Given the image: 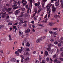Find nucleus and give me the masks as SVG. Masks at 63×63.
Segmentation results:
<instances>
[{
    "label": "nucleus",
    "mask_w": 63,
    "mask_h": 63,
    "mask_svg": "<svg viewBox=\"0 0 63 63\" xmlns=\"http://www.w3.org/2000/svg\"><path fill=\"white\" fill-rule=\"evenodd\" d=\"M27 22L26 21H25L23 22V25L22 26L23 27H26L27 26Z\"/></svg>",
    "instance_id": "1"
},
{
    "label": "nucleus",
    "mask_w": 63,
    "mask_h": 63,
    "mask_svg": "<svg viewBox=\"0 0 63 63\" xmlns=\"http://www.w3.org/2000/svg\"><path fill=\"white\" fill-rule=\"evenodd\" d=\"M6 12H5L3 13L2 15V18H4L6 17Z\"/></svg>",
    "instance_id": "2"
},
{
    "label": "nucleus",
    "mask_w": 63,
    "mask_h": 63,
    "mask_svg": "<svg viewBox=\"0 0 63 63\" xmlns=\"http://www.w3.org/2000/svg\"><path fill=\"white\" fill-rule=\"evenodd\" d=\"M20 13V11H19V10H17L15 12V14L16 15H18V13Z\"/></svg>",
    "instance_id": "3"
},
{
    "label": "nucleus",
    "mask_w": 63,
    "mask_h": 63,
    "mask_svg": "<svg viewBox=\"0 0 63 63\" xmlns=\"http://www.w3.org/2000/svg\"><path fill=\"white\" fill-rule=\"evenodd\" d=\"M30 29L28 28L26 30H25V33H26L27 34H28L29 32H30Z\"/></svg>",
    "instance_id": "4"
},
{
    "label": "nucleus",
    "mask_w": 63,
    "mask_h": 63,
    "mask_svg": "<svg viewBox=\"0 0 63 63\" xmlns=\"http://www.w3.org/2000/svg\"><path fill=\"white\" fill-rule=\"evenodd\" d=\"M19 36H22L23 35V32H21V31L19 30Z\"/></svg>",
    "instance_id": "5"
},
{
    "label": "nucleus",
    "mask_w": 63,
    "mask_h": 63,
    "mask_svg": "<svg viewBox=\"0 0 63 63\" xmlns=\"http://www.w3.org/2000/svg\"><path fill=\"white\" fill-rule=\"evenodd\" d=\"M11 61L13 62H14L16 61V60L14 58H12L11 59Z\"/></svg>",
    "instance_id": "6"
},
{
    "label": "nucleus",
    "mask_w": 63,
    "mask_h": 63,
    "mask_svg": "<svg viewBox=\"0 0 63 63\" xmlns=\"http://www.w3.org/2000/svg\"><path fill=\"white\" fill-rule=\"evenodd\" d=\"M23 13L24 12H22L21 14V15L19 16L20 17H23L24 16V15H23Z\"/></svg>",
    "instance_id": "7"
},
{
    "label": "nucleus",
    "mask_w": 63,
    "mask_h": 63,
    "mask_svg": "<svg viewBox=\"0 0 63 63\" xmlns=\"http://www.w3.org/2000/svg\"><path fill=\"white\" fill-rule=\"evenodd\" d=\"M7 9V8L6 7H4L2 9V12H5L6 11V10Z\"/></svg>",
    "instance_id": "8"
},
{
    "label": "nucleus",
    "mask_w": 63,
    "mask_h": 63,
    "mask_svg": "<svg viewBox=\"0 0 63 63\" xmlns=\"http://www.w3.org/2000/svg\"><path fill=\"white\" fill-rule=\"evenodd\" d=\"M12 8H9L7 9L6 11L7 12H10V11H11V10H12Z\"/></svg>",
    "instance_id": "9"
},
{
    "label": "nucleus",
    "mask_w": 63,
    "mask_h": 63,
    "mask_svg": "<svg viewBox=\"0 0 63 63\" xmlns=\"http://www.w3.org/2000/svg\"><path fill=\"white\" fill-rule=\"evenodd\" d=\"M21 57H22V59L21 60V62L22 63L23 62V59H24V56H23V55H21Z\"/></svg>",
    "instance_id": "10"
},
{
    "label": "nucleus",
    "mask_w": 63,
    "mask_h": 63,
    "mask_svg": "<svg viewBox=\"0 0 63 63\" xmlns=\"http://www.w3.org/2000/svg\"><path fill=\"white\" fill-rule=\"evenodd\" d=\"M23 42L24 43H26V42H27V39L26 38H25Z\"/></svg>",
    "instance_id": "11"
},
{
    "label": "nucleus",
    "mask_w": 63,
    "mask_h": 63,
    "mask_svg": "<svg viewBox=\"0 0 63 63\" xmlns=\"http://www.w3.org/2000/svg\"><path fill=\"white\" fill-rule=\"evenodd\" d=\"M48 54V52L47 51H45V54L46 56H47Z\"/></svg>",
    "instance_id": "12"
},
{
    "label": "nucleus",
    "mask_w": 63,
    "mask_h": 63,
    "mask_svg": "<svg viewBox=\"0 0 63 63\" xmlns=\"http://www.w3.org/2000/svg\"><path fill=\"white\" fill-rule=\"evenodd\" d=\"M15 54H16V55L18 56V55H19V53H18V52L17 51H15Z\"/></svg>",
    "instance_id": "13"
},
{
    "label": "nucleus",
    "mask_w": 63,
    "mask_h": 63,
    "mask_svg": "<svg viewBox=\"0 0 63 63\" xmlns=\"http://www.w3.org/2000/svg\"><path fill=\"white\" fill-rule=\"evenodd\" d=\"M5 27V26L4 25H1L0 26V29H2V28H3L4 27Z\"/></svg>",
    "instance_id": "14"
},
{
    "label": "nucleus",
    "mask_w": 63,
    "mask_h": 63,
    "mask_svg": "<svg viewBox=\"0 0 63 63\" xmlns=\"http://www.w3.org/2000/svg\"><path fill=\"white\" fill-rule=\"evenodd\" d=\"M53 24H54L53 23H49V25L50 26H52V25H53Z\"/></svg>",
    "instance_id": "15"
},
{
    "label": "nucleus",
    "mask_w": 63,
    "mask_h": 63,
    "mask_svg": "<svg viewBox=\"0 0 63 63\" xmlns=\"http://www.w3.org/2000/svg\"><path fill=\"white\" fill-rule=\"evenodd\" d=\"M25 50L27 51H29V49L27 48H25Z\"/></svg>",
    "instance_id": "16"
},
{
    "label": "nucleus",
    "mask_w": 63,
    "mask_h": 63,
    "mask_svg": "<svg viewBox=\"0 0 63 63\" xmlns=\"http://www.w3.org/2000/svg\"><path fill=\"white\" fill-rule=\"evenodd\" d=\"M20 1H18L17 2V5L19 6H20Z\"/></svg>",
    "instance_id": "17"
},
{
    "label": "nucleus",
    "mask_w": 63,
    "mask_h": 63,
    "mask_svg": "<svg viewBox=\"0 0 63 63\" xmlns=\"http://www.w3.org/2000/svg\"><path fill=\"white\" fill-rule=\"evenodd\" d=\"M50 40L51 42H53L54 41V39L53 38H51L50 39Z\"/></svg>",
    "instance_id": "18"
},
{
    "label": "nucleus",
    "mask_w": 63,
    "mask_h": 63,
    "mask_svg": "<svg viewBox=\"0 0 63 63\" xmlns=\"http://www.w3.org/2000/svg\"><path fill=\"white\" fill-rule=\"evenodd\" d=\"M23 21H22L19 23V25H21L22 24H23L24 23H23Z\"/></svg>",
    "instance_id": "19"
},
{
    "label": "nucleus",
    "mask_w": 63,
    "mask_h": 63,
    "mask_svg": "<svg viewBox=\"0 0 63 63\" xmlns=\"http://www.w3.org/2000/svg\"><path fill=\"white\" fill-rule=\"evenodd\" d=\"M48 46L49 47H51L53 46V45L51 44H49L48 45Z\"/></svg>",
    "instance_id": "20"
},
{
    "label": "nucleus",
    "mask_w": 63,
    "mask_h": 63,
    "mask_svg": "<svg viewBox=\"0 0 63 63\" xmlns=\"http://www.w3.org/2000/svg\"><path fill=\"white\" fill-rule=\"evenodd\" d=\"M29 54V53L28 52H24V54L25 55H28Z\"/></svg>",
    "instance_id": "21"
},
{
    "label": "nucleus",
    "mask_w": 63,
    "mask_h": 63,
    "mask_svg": "<svg viewBox=\"0 0 63 63\" xmlns=\"http://www.w3.org/2000/svg\"><path fill=\"white\" fill-rule=\"evenodd\" d=\"M56 10V9L55 8H53V9H52L53 13H54V12H55Z\"/></svg>",
    "instance_id": "22"
},
{
    "label": "nucleus",
    "mask_w": 63,
    "mask_h": 63,
    "mask_svg": "<svg viewBox=\"0 0 63 63\" xmlns=\"http://www.w3.org/2000/svg\"><path fill=\"white\" fill-rule=\"evenodd\" d=\"M30 45V44H29V43L28 42L27 43L26 46H28V47H29V46Z\"/></svg>",
    "instance_id": "23"
},
{
    "label": "nucleus",
    "mask_w": 63,
    "mask_h": 63,
    "mask_svg": "<svg viewBox=\"0 0 63 63\" xmlns=\"http://www.w3.org/2000/svg\"><path fill=\"white\" fill-rule=\"evenodd\" d=\"M40 41V39H37L36 40V43H38V42H39Z\"/></svg>",
    "instance_id": "24"
},
{
    "label": "nucleus",
    "mask_w": 63,
    "mask_h": 63,
    "mask_svg": "<svg viewBox=\"0 0 63 63\" xmlns=\"http://www.w3.org/2000/svg\"><path fill=\"white\" fill-rule=\"evenodd\" d=\"M46 61H49V58H48V57H47L46 58Z\"/></svg>",
    "instance_id": "25"
},
{
    "label": "nucleus",
    "mask_w": 63,
    "mask_h": 63,
    "mask_svg": "<svg viewBox=\"0 0 63 63\" xmlns=\"http://www.w3.org/2000/svg\"><path fill=\"white\" fill-rule=\"evenodd\" d=\"M9 40H10V41L12 40V38H11V36L10 35H9Z\"/></svg>",
    "instance_id": "26"
},
{
    "label": "nucleus",
    "mask_w": 63,
    "mask_h": 63,
    "mask_svg": "<svg viewBox=\"0 0 63 63\" xmlns=\"http://www.w3.org/2000/svg\"><path fill=\"white\" fill-rule=\"evenodd\" d=\"M55 6H58L59 5V4H58V2H56L55 3Z\"/></svg>",
    "instance_id": "27"
},
{
    "label": "nucleus",
    "mask_w": 63,
    "mask_h": 63,
    "mask_svg": "<svg viewBox=\"0 0 63 63\" xmlns=\"http://www.w3.org/2000/svg\"><path fill=\"white\" fill-rule=\"evenodd\" d=\"M18 51L20 53H21V51H22V50L20 49H19L18 50Z\"/></svg>",
    "instance_id": "28"
},
{
    "label": "nucleus",
    "mask_w": 63,
    "mask_h": 63,
    "mask_svg": "<svg viewBox=\"0 0 63 63\" xmlns=\"http://www.w3.org/2000/svg\"><path fill=\"white\" fill-rule=\"evenodd\" d=\"M49 33H50V34H51V35H52V34H53V32H52L51 31H49Z\"/></svg>",
    "instance_id": "29"
},
{
    "label": "nucleus",
    "mask_w": 63,
    "mask_h": 63,
    "mask_svg": "<svg viewBox=\"0 0 63 63\" xmlns=\"http://www.w3.org/2000/svg\"><path fill=\"white\" fill-rule=\"evenodd\" d=\"M58 41L60 43H62V44L63 43V41L61 40H58Z\"/></svg>",
    "instance_id": "30"
},
{
    "label": "nucleus",
    "mask_w": 63,
    "mask_h": 63,
    "mask_svg": "<svg viewBox=\"0 0 63 63\" xmlns=\"http://www.w3.org/2000/svg\"><path fill=\"white\" fill-rule=\"evenodd\" d=\"M42 56H41L40 55H39V59L40 60H41V59H42Z\"/></svg>",
    "instance_id": "31"
},
{
    "label": "nucleus",
    "mask_w": 63,
    "mask_h": 63,
    "mask_svg": "<svg viewBox=\"0 0 63 63\" xmlns=\"http://www.w3.org/2000/svg\"><path fill=\"white\" fill-rule=\"evenodd\" d=\"M56 57V54H55L53 56V58H55V57Z\"/></svg>",
    "instance_id": "32"
},
{
    "label": "nucleus",
    "mask_w": 63,
    "mask_h": 63,
    "mask_svg": "<svg viewBox=\"0 0 63 63\" xmlns=\"http://www.w3.org/2000/svg\"><path fill=\"white\" fill-rule=\"evenodd\" d=\"M41 11V9H39L37 13L39 14V13Z\"/></svg>",
    "instance_id": "33"
},
{
    "label": "nucleus",
    "mask_w": 63,
    "mask_h": 63,
    "mask_svg": "<svg viewBox=\"0 0 63 63\" xmlns=\"http://www.w3.org/2000/svg\"><path fill=\"white\" fill-rule=\"evenodd\" d=\"M44 6H45V4H44V3H43L42 4V8H45V7H44Z\"/></svg>",
    "instance_id": "34"
},
{
    "label": "nucleus",
    "mask_w": 63,
    "mask_h": 63,
    "mask_svg": "<svg viewBox=\"0 0 63 63\" xmlns=\"http://www.w3.org/2000/svg\"><path fill=\"white\" fill-rule=\"evenodd\" d=\"M35 63H39V62L37 60H36L35 61Z\"/></svg>",
    "instance_id": "35"
},
{
    "label": "nucleus",
    "mask_w": 63,
    "mask_h": 63,
    "mask_svg": "<svg viewBox=\"0 0 63 63\" xmlns=\"http://www.w3.org/2000/svg\"><path fill=\"white\" fill-rule=\"evenodd\" d=\"M57 0H51V3H53V1H56Z\"/></svg>",
    "instance_id": "36"
},
{
    "label": "nucleus",
    "mask_w": 63,
    "mask_h": 63,
    "mask_svg": "<svg viewBox=\"0 0 63 63\" xmlns=\"http://www.w3.org/2000/svg\"><path fill=\"white\" fill-rule=\"evenodd\" d=\"M50 5V4H48L47 5L46 7V9L47 8H48V7H49V6Z\"/></svg>",
    "instance_id": "37"
},
{
    "label": "nucleus",
    "mask_w": 63,
    "mask_h": 63,
    "mask_svg": "<svg viewBox=\"0 0 63 63\" xmlns=\"http://www.w3.org/2000/svg\"><path fill=\"white\" fill-rule=\"evenodd\" d=\"M17 8H18V7H14L13 8V9H14V10H15L16 9H17Z\"/></svg>",
    "instance_id": "38"
},
{
    "label": "nucleus",
    "mask_w": 63,
    "mask_h": 63,
    "mask_svg": "<svg viewBox=\"0 0 63 63\" xmlns=\"http://www.w3.org/2000/svg\"><path fill=\"white\" fill-rule=\"evenodd\" d=\"M58 46L59 47H61V43H59L58 44Z\"/></svg>",
    "instance_id": "39"
},
{
    "label": "nucleus",
    "mask_w": 63,
    "mask_h": 63,
    "mask_svg": "<svg viewBox=\"0 0 63 63\" xmlns=\"http://www.w3.org/2000/svg\"><path fill=\"white\" fill-rule=\"evenodd\" d=\"M60 51H63V47H62L61 48H60Z\"/></svg>",
    "instance_id": "40"
},
{
    "label": "nucleus",
    "mask_w": 63,
    "mask_h": 63,
    "mask_svg": "<svg viewBox=\"0 0 63 63\" xmlns=\"http://www.w3.org/2000/svg\"><path fill=\"white\" fill-rule=\"evenodd\" d=\"M30 1V4H32L33 1L32 0H29Z\"/></svg>",
    "instance_id": "41"
},
{
    "label": "nucleus",
    "mask_w": 63,
    "mask_h": 63,
    "mask_svg": "<svg viewBox=\"0 0 63 63\" xmlns=\"http://www.w3.org/2000/svg\"><path fill=\"white\" fill-rule=\"evenodd\" d=\"M17 3V2L16 1H15L14 2V5H15Z\"/></svg>",
    "instance_id": "42"
},
{
    "label": "nucleus",
    "mask_w": 63,
    "mask_h": 63,
    "mask_svg": "<svg viewBox=\"0 0 63 63\" xmlns=\"http://www.w3.org/2000/svg\"><path fill=\"white\" fill-rule=\"evenodd\" d=\"M29 60V58L28 57H27L26 58L25 60L26 61H27V60Z\"/></svg>",
    "instance_id": "43"
},
{
    "label": "nucleus",
    "mask_w": 63,
    "mask_h": 63,
    "mask_svg": "<svg viewBox=\"0 0 63 63\" xmlns=\"http://www.w3.org/2000/svg\"><path fill=\"white\" fill-rule=\"evenodd\" d=\"M43 25V24H41L39 25V26H42Z\"/></svg>",
    "instance_id": "44"
},
{
    "label": "nucleus",
    "mask_w": 63,
    "mask_h": 63,
    "mask_svg": "<svg viewBox=\"0 0 63 63\" xmlns=\"http://www.w3.org/2000/svg\"><path fill=\"white\" fill-rule=\"evenodd\" d=\"M19 20H20V21H23V18H20L19 19Z\"/></svg>",
    "instance_id": "45"
},
{
    "label": "nucleus",
    "mask_w": 63,
    "mask_h": 63,
    "mask_svg": "<svg viewBox=\"0 0 63 63\" xmlns=\"http://www.w3.org/2000/svg\"><path fill=\"white\" fill-rule=\"evenodd\" d=\"M21 10H22V11H24L25 10V9L24 8H22L21 9Z\"/></svg>",
    "instance_id": "46"
},
{
    "label": "nucleus",
    "mask_w": 63,
    "mask_h": 63,
    "mask_svg": "<svg viewBox=\"0 0 63 63\" xmlns=\"http://www.w3.org/2000/svg\"><path fill=\"white\" fill-rule=\"evenodd\" d=\"M54 17H55V18H57V17H58V16L57 15H56L54 16Z\"/></svg>",
    "instance_id": "47"
},
{
    "label": "nucleus",
    "mask_w": 63,
    "mask_h": 63,
    "mask_svg": "<svg viewBox=\"0 0 63 63\" xmlns=\"http://www.w3.org/2000/svg\"><path fill=\"white\" fill-rule=\"evenodd\" d=\"M47 50L48 51H49L50 50V47H49L47 48Z\"/></svg>",
    "instance_id": "48"
},
{
    "label": "nucleus",
    "mask_w": 63,
    "mask_h": 63,
    "mask_svg": "<svg viewBox=\"0 0 63 63\" xmlns=\"http://www.w3.org/2000/svg\"><path fill=\"white\" fill-rule=\"evenodd\" d=\"M8 25H12V24L11 23L9 22L8 23Z\"/></svg>",
    "instance_id": "49"
},
{
    "label": "nucleus",
    "mask_w": 63,
    "mask_h": 63,
    "mask_svg": "<svg viewBox=\"0 0 63 63\" xmlns=\"http://www.w3.org/2000/svg\"><path fill=\"white\" fill-rule=\"evenodd\" d=\"M53 34L55 36H56L57 35V33H56V32H54L53 33Z\"/></svg>",
    "instance_id": "50"
},
{
    "label": "nucleus",
    "mask_w": 63,
    "mask_h": 63,
    "mask_svg": "<svg viewBox=\"0 0 63 63\" xmlns=\"http://www.w3.org/2000/svg\"><path fill=\"white\" fill-rule=\"evenodd\" d=\"M46 1H47V0H44L42 2L43 3H45V2H46Z\"/></svg>",
    "instance_id": "51"
},
{
    "label": "nucleus",
    "mask_w": 63,
    "mask_h": 63,
    "mask_svg": "<svg viewBox=\"0 0 63 63\" xmlns=\"http://www.w3.org/2000/svg\"><path fill=\"white\" fill-rule=\"evenodd\" d=\"M6 6H7V7H9L10 6V5L9 4H6Z\"/></svg>",
    "instance_id": "52"
},
{
    "label": "nucleus",
    "mask_w": 63,
    "mask_h": 63,
    "mask_svg": "<svg viewBox=\"0 0 63 63\" xmlns=\"http://www.w3.org/2000/svg\"><path fill=\"white\" fill-rule=\"evenodd\" d=\"M17 30V28H15V33H16V30Z\"/></svg>",
    "instance_id": "53"
},
{
    "label": "nucleus",
    "mask_w": 63,
    "mask_h": 63,
    "mask_svg": "<svg viewBox=\"0 0 63 63\" xmlns=\"http://www.w3.org/2000/svg\"><path fill=\"white\" fill-rule=\"evenodd\" d=\"M34 5L35 6H37L38 5V4L37 3H35Z\"/></svg>",
    "instance_id": "54"
},
{
    "label": "nucleus",
    "mask_w": 63,
    "mask_h": 63,
    "mask_svg": "<svg viewBox=\"0 0 63 63\" xmlns=\"http://www.w3.org/2000/svg\"><path fill=\"white\" fill-rule=\"evenodd\" d=\"M61 55L62 57H63V51L61 53Z\"/></svg>",
    "instance_id": "55"
},
{
    "label": "nucleus",
    "mask_w": 63,
    "mask_h": 63,
    "mask_svg": "<svg viewBox=\"0 0 63 63\" xmlns=\"http://www.w3.org/2000/svg\"><path fill=\"white\" fill-rule=\"evenodd\" d=\"M53 30H57V28H53Z\"/></svg>",
    "instance_id": "56"
},
{
    "label": "nucleus",
    "mask_w": 63,
    "mask_h": 63,
    "mask_svg": "<svg viewBox=\"0 0 63 63\" xmlns=\"http://www.w3.org/2000/svg\"><path fill=\"white\" fill-rule=\"evenodd\" d=\"M43 22H45V23H47V21H45V20H43Z\"/></svg>",
    "instance_id": "57"
},
{
    "label": "nucleus",
    "mask_w": 63,
    "mask_h": 63,
    "mask_svg": "<svg viewBox=\"0 0 63 63\" xmlns=\"http://www.w3.org/2000/svg\"><path fill=\"white\" fill-rule=\"evenodd\" d=\"M58 43V42L57 41H55L54 42V44H57V43Z\"/></svg>",
    "instance_id": "58"
},
{
    "label": "nucleus",
    "mask_w": 63,
    "mask_h": 63,
    "mask_svg": "<svg viewBox=\"0 0 63 63\" xmlns=\"http://www.w3.org/2000/svg\"><path fill=\"white\" fill-rule=\"evenodd\" d=\"M60 60L62 61H63V58H60Z\"/></svg>",
    "instance_id": "59"
},
{
    "label": "nucleus",
    "mask_w": 63,
    "mask_h": 63,
    "mask_svg": "<svg viewBox=\"0 0 63 63\" xmlns=\"http://www.w3.org/2000/svg\"><path fill=\"white\" fill-rule=\"evenodd\" d=\"M42 63H45V60H43L42 61Z\"/></svg>",
    "instance_id": "60"
},
{
    "label": "nucleus",
    "mask_w": 63,
    "mask_h": 63,
    "mask_svg": "<svg viewBox=\"0 0 63 63\" xmlns=\"http://www.w3.org/2000/svg\"><path fill=\"white\" fill-rule=\"evenodd\" d=\"M32 31L33 32H35V30L33 29H32Z\"/></svg>",
    "instance_id": "61"
},
{
    "label": "nucleus",
    "mask_w": 63,
    "mask_h": 63,
    "mask_svg": "<svg viewBox=\"0 0 63 63\" xmlns=\"http://www.w3.org/2000/svg\"><path fill=\"white\" fill-rule=\"evenodd\" d=\"M61 5H62V8H63V3H61Z\"/></svg>",
    "instance_id": "62"
},
{
    "label": "nucleus",
    "mask_w": 63,
    "mask_h": 63,
    "mask_svg": "<svg viewBox=\"0 0 63 63\" xmlns=\"http://www.w3.org/2000/svg\"><path fill=\"white\" fill-rule=\"evenodd\" d=\"M54 62H57V59H55L54 60Z\"/></svg>",
    "instance_id": "63"
},
{
    "label": "nucleus",
    "mask_w": 63,
    "mask_h": 63,
    "mask_svg": "<svg viewBox=\"0 0 63 63\" xmlns=\"http://www.w3.org/2000/svg\"><path fill=\"white\" fill-rule=\"evenodd\" d=\"M60 62V61H57V63H59Z\"/></svg>",
    "instance_id": "64"
}]
</instances>
